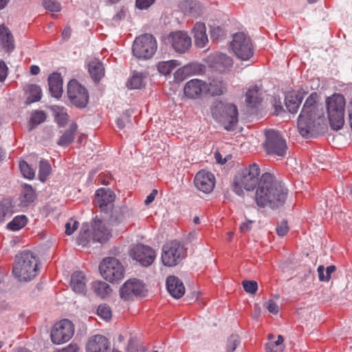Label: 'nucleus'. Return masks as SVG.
<instances>
[{
    "label": "nucleus",
    "mask_w": 352,
    "mask_h": 352,
    "mask_svg": "<svg viewBox=\"0 0 352 352\" xmlns=\"http://www.w3.org/2000/svg\"><path fill=\"white\" fill-rule=\"evenodd\" d=\"M239 344V336L237 335H231L229 337L227 342V352H233Z\"/></svg>",
    "instance_id": "obj_46"
},
{
    "label": "nucleus",
    "mask_w": 352,
    "mask_h": 352,
    "mask_svg": "<svg viewBox=\"0 0 352 352\" xmlns=\"http://www.w3.org/2000/svg\"><path fill=\"white\" fill-rule=\"evenodd\" d=\"M265 307L269 311V312L273 314H277L279 310L277 304L274 302L273 300H269L265 304Z\"/></svg>",
    "instance_id": "obj_50"
},
{
    "label": "nucleus",
    "mask_w": 352,
    "mask_h": 352,
    "mask_svg": "<svg viewBox=\"0 0 352 352\" xmlns=\"http://www.w3.org/2000/svg\"><path fill=\"white\" fill-rule=\"evenodd\" d=\"M97 314L104 320H109L112 317V312L110 307L107 304L100 305L97 309Z\"/></svg>",
    "instance_id": "obj_43"
},
{
    "label": "nucleus",
    "mask_w": 352,
    "mask_h": 352,
    "mask_svg": "<svg viewBox=\"0 0 352 352\" xmlns=\"http://www.w3.org/2000/svg\"><path fill=\"white\" fill-rule=\"evenodd\" d=\"M265 148L267 153L280 157L285 156L287 149L285 140L278 131L274 129L265 131Z\"/></svg>",
    "instance_id": "obj_9"
},
{
    "label": "nucleus",
    "mask_w": 352,
    "mask_h": 352,
    "mask_svg": "<svg viewBox=\"0 0 352 352\" xmlns=\"http://www.w3.org/2000/svg\"><path fill=\"white\" fill-rule=\"evenodd\" d=\"M258 164L253 163L244 168L234 178L233 190L238 195L243 194V188L252 190L258 185L255 201L258 206H269L272 209L283 206L287 199V190L281 182L269 173L261 177Z\"/></svg>",
    "instance_id": "obj_1"
},
{
    "label": "nucleus",
    "mask_w": 352,
    "mask_h": 352,
    "mask_svg": "<svg viewBox=\"0 0 352 352\" xmlns=\"http://www.w3.org/2000/svg\"><path fill=\"white\" fill-rule=\"evenodd\" d=\"M232 59L223 53H216L212 56V67L219 72H224L232 67Z\"/></svg>",
    "instance_id": "obj_23"
},
{
    "label": "nucleus",
    "mask_w": 352,
    "mask_h": 352,
    "mask_svg": "<svg viewBox=\"0 0 352 352\" xmlns=\"http://www.w3.org/2000/svg\"><path fill=\"white\" fill-rule=\"evenodd\" d=\"M195 45L199 47H204L208 39L206 34V26L203 23H197L193 29Z\"/></svg>",
    "instance_id": "obj_26"
},
{
    "label": "nucleus",
    "mask_w": 352,
    "mask_h": 352,
    "mask_svg": "<svg viewBox=\"0 0 352 352\" xmlns=\"http://www.w3.org/2000/svg\"><path fill=\"white\" fill-rule=\"evenodd\" d=\"M71 34H72V30H71L70 27H68V26L65 27L62 32L63 38L65 40H67L68 38H69Z\"/></svg>",
    "instance_id": "obj_60"
},
{
    "label": "nucleus",
    "mask_w": 352,
    "mask_h": 352,
    "mask_svg": "<svg viewBox=\"0 0 352 352\" xmlns=\"http://www.w3.org/2000/svg\"><path fill=\"white\" fill-rule=\"evenodd\" d=\"M166 288L169 294L175 298H182L185 293L183 283L175 276H170L166 278Z\"/></svg>",
    "instance_id": "obj_22"
},
{
    "label": "nucleus",
    "mask_w": 352,
    "mask_h": 352,
    "mask_svg": "<svg viewBox=\"0 0 352 352\" xmlns=\"http://www.w3.org/2000/svg\"><path fill=\"white\" fill-rule=\"evenodd\" d=\"M316 99L317 94H311L307 98L298 117V129L302 137H314L325 128L326 119Z\"/></svg>",
    "instance_id": "obj_2"
},
{
    "label": "nucleus",
    "mask_w": 352,
    "mask_h": 352,
    "mask_svg": "<svg viewBox=\"0 0 352 352\" xmlns=\"http://www.w3.org/2000/svg\"><path fill=\"white\" fill-rule=\"evenodd\" d=\"M111 236V232L106 223L100 219H94L92 223V240L99 243L107 241Z\"/></svg>",
    "instance_id": "obj_19"
},
{
    "label": "nucleus",
    "mask_w": 352,
    "mask_h": 352,
    "mask_svg": "<svg viewBox=\"0 0 352 352\" xmlns=\"http://www.w3.org/2000/svg\"><path fill=\"white\" fill-rule=\"evenodd\" d=\"M8 74V67L3 61H0V82H3Z\"/></svg>",
    "instance_id": "obj_54"
},
{
    "label": "nucleus",
    "mask_w": 352,
    "mask_h": 352,
    "mask_svg": "<svg viewBox=\"0 0 352 352\" xmlns=\"http://www.w3.org/2000/svg\"><path fill=\"white\" fill-rule=\"evenodd\" d=\"M230 47L235 55L241 60H248L253 55L250 38L244 33L239 32L234 34Z\"/></svg>",
    "instance_id": "obj_10"
},
{
    "label": "nucleus",
    "mask_w": 352,
    "mask_h": 352,
    "mask_svg": "<svg viewBox=\"0 0 352 352\" xmlns=\"http://www.w3.org/2000/svg\"><path fill=\"white\" fill-rule=\"evenodd\" d=\"M67 96L71 103L78 108L85 107L89 101L87 89L74 79L68 83Z\"/></svg>",
    "instance_id": "obj_11"
},
{
    "label": "nucleus",
    "mask_w": 352,
    "mask_h": 352,
    "mask_svg": "<svg viewBox=\"0 0 352 352\" xmlns=\"http://www.w3.org/2000/svg\"><path fill=\"white\" fill-rule=\"evenodd\" d=\"M324 266L320 265L318 267L319 280L320 281H328V278H327V276L324 275Z\"/></svg>",
    "instance_id": "obj_58"
},
{
    "label": "nucleus",
    "mask_w": 352,
    "mask_h": 352,
    "mask_svg": "<svg viewBox=\"0 0 352 352\" xmlns=\"http://www.w3.org/2000/svg\"><path fill=\"white\" fill-rule=\"evenodd\" d=\"M10 215V208L0 204V223L3 221Z\"/></svg>",
    "instance_id": "obj_51"
},
{
    "label": "nucleus",
    "mask_w": 352,
    "mask_h": 352,
    "mask_svg": "<svg viewBox=\"0 0 352 352\" xmlns=\"http://www.w3.org/2000/svg\"><path fill=\"white\" fill-rule=\"evenodd\" d=\"M27 223V218L25 215H19L15 217L12 221L7 225V228L16 231L25 226Z\"/></svg>",
    "instance_id": "obj_38"
},
{
    "label": "nucleus",
    "mask_w": 352,
    "mask_h": 352,
    "mask_svg": "<svg viewBox=\"0 0 352 352\" xmlns=\"http://www.w3.org/2000/svg\"><path fill=\"white\" fill-rule=\"evenodd\" d=\"M74 333L73 324L68 320H63L54 324L51 331V340L56 344L69 340Z\"/></svg>",
    "instance_id": "obj_12"
},
{
    "label": "nucleus",
    "mask_w": 352,
    "mask_h": 352,
    "mask_svg": "<svg viewBox=\"0 0 352 352\" xmlns=\"http://www.w3.org/2000/svg\"><path fill=\"white\" fill-rule=\"evenodd\" d=\"M179 65V62L176 60L160 62L158 63L157 69L160 73L164 75H167Z\"/></svg>",
    "instance_id": "obj_35"
},
{
    "label": "nucleus",
    "mask_w": 352,
    "mask_h": 352,
    "mask_svg": "<svg viewBox=\"0 0 352 352\" xmlns=\"http://www.w3.org/2000/svg\"><path fill=\"white\" fill-rule=\"evenodd\" d=\"M227 84L219 78L213 79L209 84L206 83V94L212 96H220L226 91Z\"/></svg>",
    "instance_id": "obj_27"
},
{
    "label": "nucleus",
    "mask_w": 352,
    "mask_h": 352,
    "mask_svg": "<svg viewBox=\"0 0 352 352\" xmlns=\"http://www.w3.org/2000/svg\"><path fill=\"white\" fill-rule=\"evenodd\" d=\"M144 285L139 280L129 279L120 287V296L124 300H133L134 297L144 295Z\"/></svg>",
    "instance_id": "obj_14"
},
{
    "label": "nucleus",
    "mask_w": 352,
    "mask_h": 352,
    "mask_svg": "<svg viewBox=\"0 0 352 352\" xmlns=\"http://www.w3.org/2000/svg\"><path fill=\"white\" fill-rule=\"evenodd\" d=\"M92 237H90V232L87 224H82L80 233L77 237V243L83 247L87 245Z\"/></svg>",
    "instance_id": "obj_36"
},
{
    "label": "nucleus",
    "mask_w": 352,
    "mask_h": 352,
    "mask_svg": "<svg viewBox=\"0 0 352 352\" xmlns=\"http://www.w3.org/2000/svg\"><path fill=\"white\" fill-rule=\"evenodd\" d=\"M242 285L244 290L250 294H256L258 289V284L254 280H243L242 282Z\"/></svg>",
    "instance_id": "obj_45"
},
{
    "label": "nucleus",
    "mask_w": 352,
    "mask_h": 352,
    "mask_svg": "<svg viewBox=\"0 0 352 352\" xmlns=\"http://www.w3.org/2000/svg\"><path fill=\"white\" fill-rule=\"evenodd\" d=\"M77 129V124L73 123L71 124L69 129L66 131L63 135L60 138L58 144L60 146H67L74 139V133Z\"/></svg>",
    "instance_id": "obj_32"
},
{
    "label": "nucleus",
    "mask_w": 352,
    "mask_h": 352,
    "mask_svg": "<svg viewBox=\"0 0 352 352\" xmlns=\"http://www.w3.org/2000/svg\"><path fill=\"white\" fill-rule=\"evenodd\" d=\"M134 213L133 210L126 206L115 208L110 216V221L118 224L133 220Z\"/></svg>",
    "instance_id": "obj_21"
},
{
    "label": "nucleus",
    "mask_w": 352,
    "mask_h": 352,
    "mask_svg": "<svg viewBox=\"0 0 352 352\" xmlns=\"http://www.w3.org/2000/svg\"><path fill=\"white\" fill-rule=\"evenodd\" d=\"M260 89L257 86L250 88L246 92L245 101L251 107H256L261 102V94L259 93Z\"/></svg>",
    "instance_id": "obj_31"
},
{
    "label": "nucleus",
    "mask_w": 352,
    "mask_h": 352,
    "mask_svg": "<svg viewBox=\"0 0 352 352\" xmlns=\"http://www.w3.org/2000/svg\"><path fill=\"white\" fill-rule=\"evenodd\" d=\"M87 352H118L111 348L109 340L102 335L91 337L86 345Z\"/></svg>",
    "instance_id": "obj_18"
},
{
    "label": "nucleus",
    "mask_w": 352,
    "mask_h": 352,
    "mask_svg": "<svg viewBox=\"0 0 352 352\" xmlns=\"http://www.w3.org/2000/svg\"><path fill=\"white\" fill-rule=\"evenodd\" d=\"M89 72L95 82H99L104 74V68L98 60H92L88 64Z\"/></svg>",
    "instance_id": "obj_30"
},
{
    "label": "nucleus",
    "mask_w": 352,
    "mask_h": 352,
    "mask_svg": "<svg viewBox=\"0 0 352 352\" xmlns=\"http://www.w3.org/2000/svg\"><path fill=\"white\" fill-rule=\"evenodd\" d=\"M79 223L77 221L71 220L70 221L66 223L65 227V234L67 235L72 234L75 230L78 228Z\"/></svg>",
    "instance_id": "obj_48"
},
{
    "label": "nucleus",
    "mask_w": 352,
    "mask_h": 352,
    "mask_svg": "<svg viewBox=\"0 0 352 352\" xmlns=\"http://www.w3.org/2000/svg\"><path fill=\"white\" fill-rule=\"evenodd\" d=\"M144 86V76L142 74H133L127 82V87L130 89H141Z\"/></svg>",
    "instance_id": "obj_42"
},
{
    "label": "nucleus",
    "mask_w": 352,
    "mask_h": 352,
    "mask_svg": "<svg viewBox=\"0 0 352 352\" xmlns=\"http://www.w3.org/2000/svg\"><path fill=\"white\" fill-rule=\"evenodd\" d=\"M20 170L23 175L29 179H32L34 177L35 172L26 162L22 161L19 164Z\"/></svg>",
    "instance_id": "obj_44"
},
{
    "label": "nucleus",
    "mask_w": 352,
    "mask_h": 352,
    "mask_svg": "<svg viewBox=\"0 0 352 352\" xmlns=\"http://www.w3.org/2000/svg\"><path fill=\"white\" fill-rule=\"evenodd\" d=\"M27 91L29 92V96L26 100V104H30L41 100L42 92L39 86L36 85H29L27 87Z\"/></svg>",
    "instance_id": "obj_33"
},
{
    "label": "nucleus",
    "mask_w": 352,
    "mask_h": 352,
    "mask_svg": "<svg viewBox=\"0 0 352 352\" xmlns=\"http://www.w3.org/2000/svg\"><path fill=\"white\" fill-rule=\"evenodd\" d=\"M92 289L95 294L102 298H104L111 292L109 285L103 281H96L93 283Z\"/></svg>",
    "instance_id": "obj_34"
},
{
    "label": "nucleus",
    "mask_w": 352,
    "mask_h": 352,
    "mask_svg": "<svg viewBox=\"0 0 352 352\" xmlns=\"http://www.w3.org/2000/svg\"><path fill=\"white\" fill-rule=\"evenodd\" d=\"M128 352H138V345L133 338H131L127 346Z\"/></svg>",
    "instance_id": "obj_56"
},
{
    "label": "nucleus",
    "mask_w": 352,
    "mask_h": 352,
    "mask_svg": "<svg viewBox=\"0 0 352 352\" xmlns=\"http://www.w3.org/2000/svg\"><path fill=\"white\" fill-rule=\"evenodd\" d=\"M125 16V12L123 11V10H121L120 12H119L118 13H117L115 16H114V19L115 20H120L122 19L123 17H124Z\"/></svg>",
    "instance_id": "obj_64"
},
{
    "label": "nucleus",
    "mask_w": 352,
    "mask_h": 352,
    "mask_svg": "<svg viewBox=\"0 0 352 352\" xmlns=\"http://www.w3.org/2000/svg\"><path fill=\"white\" fill-rule=\"evenodd\" d=\"M129 116H129V112L126 111L124 113L123 118H118L117 120V125L119 129H122L124 127V126H125L124 120L128 119L129 118Z\"/></svg>",
    "instance_id": "obj_57"
},
{
    "label": "nucleus",
    "mask_w": 352,
    "mask_h": 352,
    "mask_svg": "<svg viewBox=\"0 0 352 352\" xmlns=\"http://www.w3.org/2000/svg\"><path fill=\"white\" fill-rule=\"evenodd\" d=\"M86 277L81 272H75L71 276L70 285L76 293L85 294L87 292Z\"/></svg>",
    "instance_id": "obj_24"
},
{
    "label": "nucleus",
    "mask_w": 352,
    "mask_h": 352,
    "mask_svg": "<svg viewBox=\"0 0 352 352\" xmlns=\"http://www.w3.org/2000/svg\"><path fill=\"white\" fill-rule=\"evenodd\" d=\"M211 113L212 117L228 131L234 130L238 122L239 113L235 104L217 101L211 108Z\"/></svg>",
    "instance_id": "obj_4"
},
{
    "label": "nucleus",
    "mask_w": 352,
    "mask_h": 352,
    "mask_svg": "<svg viewBox=\"0 0 352 352\" xmlns=\"http://www.w3.org/2000/svg\"><path fill=\"white\" fill-rule=\"evenodd\" d=\"M165 42L170 44L175 51L180 54L187 52L192 44L191 38L184 31L171 32L166 38Z\"/></svg>",
    "instance_id": "obj_13"
},
{
    "label": "nucleus",
    "mask_w": 352,
    "mask_h": 352,
    "mask_svg": "<svg viewBox=\"0 0 352 352\" xmlns=\"http://www.w3.org/2000/svg\"><path fill=\"white\" fill-rule=\"evenodd\" d=\"M214 157H215L216 161L221 164H224L227 162V159L226 158L223 159L222 156L219 152H216L214 153Z\"/></svg>",
    "instance_id": "obj_61"
},
{
    "label": "nucleus",
    "mask_w": 352,
    "mask_h": 352,
    "mask_svg": "<svg viewBox=\"0 0 352 352\" xmlns=\"http://www.w3.org/2000/svg\"><path fill=\"white\" fill-rule=\"evenodd\" d=\"M43 6L51 12H58L61 8L60 4L55 0H43Z\"/></svg>",
    "instance_id": "obj_47"
},
{
    "label": "nucleus",
    "mask_w": 352,
    "mask_h": 352,
    "mask_svg": "<svg viewBox=\"0 0 352 352\" xmlns=\"http://www.w3.org/2000/svg\"><path fill=\"white\" fill-rule=\"evenodd\" d=\"M35 199V192L31 186L25 184L21 192V201L27 205Z\"/></svg>",
    "instance_id": "obj_39"
},
{
    "label": "nucleus",
    "mask_w": 352,
    "mask_h": 352,
    "mask_svg": "<svg viewBox=\"0 0 352 352\" xmlns=\"http://www.w3.org/2000/svg\"><path fill=\"white\" fill-rule=\"evenodd\" d=\"M115 198V193L111 190L102 188L96 192L94 204L102 212H108L113 208Z\"/></svg>",
    "instance_id": "obj_16"
},
{
    "label": "nucleus",
    "mask_w": 352,
    "mask_h": 352,
    "mask_svg": "<svg viewBox=\"0 0 352 352\" xmlns=\"http://www.w3.org/2000/svg\"><path fill=\"white\" fill-rule=\"evenodd\" d=\"M206 82L199 79L188 81L184 89L185 95L190 98H196L206 94Z\"/></svg>",
    "instance_id": "obj_20"
},
{
    "label": "nucleus",
    "mask_w": 352,
    "mask_h": 352,
    "mask_svg": "<svg viewBox=\"0 0 352 352\" xmlns=\"http://www.w3.org/2000/svg\"><path fill=\"white\" fill-rule=\"evenodd\" d=\"M302 96L295 92L289 93L285 98V103L287 110L292 113H296L302 102Z\"/></svg>",
    "instance_id": "obj_29"
},
{
    "label": "nucleus",
    "mask_w": 352,
    "mask_h": 352,
    "mask_svg": "<svg viewBox=\"0 0 352 352\" xmlns=\"http://www.w3.org/2000/svg\"><path fill=\"white\" fill-rule=\"evenodd\" d=\"M335 271H336V266H334V265H330V266L327 267V269H326V276H327V278H328V281L331 278V274L334 272Z\"/></svg>",
    "instance_id": "obj_62"
},
{
    "label": "nucleus",
    "mask_w": 352,
    "mask_h": 352,
    "mask_svg": "<svg viewBox=\"0 0 352 352\" xmlns=\"http://www.w3.org/2000/svg\"><path fill=\"white\" fill-rule=\"evenodd\" d=\"M38 258L30 250H23L15 256L12 272L20 281H29L37 274Z\"/></svg>",
    "instance_id": "obj_3"
},
{
    "label": "nucleus",
    "mask_w": 352,
    "mask_h": 352,
    "mask_svg": "<svg viewBox=\"0 0 352 352\" xmlns=\"http://www.w3.org/2000/svg\"><path fill=\"white\" fill-rule=\"evenodd\" d=\"M157 50V42L151 34H145L137 37L133 42V53L138 58L148 59Z\"/></svg>",
    "instance_id": "obj_7"
},
{
    "label": "nucleus",
    "mask_w": 352,
    "mask_h": 352,
    "mask_svg": "<svg viewBox=\"0 0 352 352\" xmlns=\"http://www.w3.org/2000/svg\"><path fill=\"white\" fill-rule=\"evenodd\" d=\"M30 72L32 75H37L40 72V68L36 65H32Z\"/></svg>",
    "instance_id": "obj_63"
},
{
    "label": "nucleus",
    "mask_w": 352,
    "mask_h": 352,
    "mask_svg": "<svg viewBox=\"0 0 352 352\" xmlns=\"http://www.w3.org/2000/svg\"><path fill=\"white\" fill-rule=\"evenodd\" d=\"M252 223H253V221L251 220H249L247 222L243 223L239 228L240 231L242 233H245V232L250 230L252 228Z\"/></svg>",
    "instance_id": "obj_55"
},
{
    "label": "nucleus",
    "mask_w": 352,
    "mask_h": 352,
    "mask_svg": "<svg viewBox=\"0 0 352 352\" xmlns=\"http://www.w3.org/2000/svg\"><path fill=\"white\" fill-rule=\"evenodd\" d=\"M289 228L287 226V221L285 220L282 221L276 228V233L279 236H284L288 232Z\"/></svg>",
    "instance_id": "obj_49"
},
{
    "label": "nucleus",
    "mask_w": 352,
    "mask_h": 352,
    "mask_svg": "<svg viewBox=\"0 0 352 352\" xmlns=\"http://www.w3.org/2000/svg\"><path fill=\"white\" fill-rule=\"evenodd\" d=\"M329 124L334 130L340 129L344 123L345 99L339 94H335L326 100Z\"/></svg>",
    "instance_id": "obj_5"
},
{
    "label": "nucleus",
    "mask_w": 352,
    "mask_h": 352,
    "mask_svg": "<svg viewBox=\"0 0 352 352\" xmlns=\"http://www.w3.org/2000/svg\"><path fill=\"white\" fill-rule=\"evenodd\" d=\"M58 124L60 126H64L68 120V115L65 113H59L56 117Z\"/></svg>",
    "instance_id": "obj_53"
},
{
    "label": "nucleus",
    "mask_w": 352,
    "mask_h": 352,
    "mask_svg": "<svg viewBox=\"0 0 352 352\" xmlns=\"http://www.w3.org/2000/svg\"><path fill=\"white\" fill-rule=\"evenodd\" d=\"M185 256V249L177 241L166 243L162 248V261L166 266L177 265Z\"/></svg>",
    "instance_id": "obj_8"
},
{
    "label": "nucleus",
    "mask_w": 352,
    "mask_h": 352,
    "mask_svg": "<svg viewBox=\"0 0 352 352\" xmlns=\"http://www.w3.org/2000/svg\"><path fill=\"white\" fill-rule=\"evenodd\" d=\"M194 183L199 190L210 193L214 188L215 179L211 173L202 170L196 174Z\"/></svg>",
    "instance_id": "obj_17"
},
{
    "label": "nucleus",
    "mask_w": 352,
    "mask_h": 352,
    "mask_svg": "<svg viewBox=\"0 0 352 352\" xmlns=\"http://www.w3.org/2000/svg\"><path fill=\"white\" fill-rule=\"evenodd\" d=\"M157 194V190L156 189H153L149 195L147 196L146 199L144 201L146 205H148L155 199V196Z\"/></svg>",
    "instance_id": "obj_59"
},
{
    "label": "nucleus",
    "mask_w": 352,
    "mask_h": 352,
    "mask_svg": "<svg viewBox=\"0 0 352 352\" xmlns=\"http://www.w3.org/2000/svg\"><path fill=\"white\" fill-rule=\"evenodd\" d=\"M0 42L8 51L14 48V41L10 30L4 25H0Z\"/></svg>",
    "instance_id": "obj_28"
},
{
    "label": "nucleus",
    "mask_w": 352,
    "mask_h": 352,
    "mask_svg": "<svg viewBox=\"0 0 352 352\" xmlns=\"http://www.w3.org/2000/svg\"><path fill=\"white\" fill-rule=\"evenodd\" d=\"M130 254L134 260L144 267L150 265L155 258L154 250L144 245H138L133 248Z\"/></svg>",
    "instance_id": "obj_15"
},
{
    "label": "nucleus",
    "mask_w": 352,
    "mask_h": 352,
    "mask_svg": "<svg viewBox=\"0 0 352 352\" xmlns=\"http://www.w3.org/2000/svg\"><path fill=\"white\" fill-rule=\"evenodd\" d=\"M283 337L279 335L276 341L266 344L267 352H283L284 349L283 345Z\"/></svg>",
    "instance_id": "obj_41"
},
{
    "label": "nucleus",
    "mask_w": 352,
    "mask_h": 352,
    "mask_svg": "<svg viewBox=\"0 0 352 352\" xmlns=\"http://www.w3.org/2000/svg\"><path fill=\"white\" fill-rule=\"evenodd\" d=\"M50 91L52 96L59 98L63 94V80L58 73H53L48 77Z\"/></svg>",
    "instance_id": "obj_25"
},
{
    "label": "nucleus",
    "mask_w": 352,
    "mask_h": 352,
    "mask_svg": "<svg viewBox=\"0 0 352 352\" xmlns=\"http://www.w3.org/2000/svg\"><path fill=\"white\" fill-rule=\"evenodd\" d=\"M51 166L50 163L44 160L40 161L39 163V179L41 182H45L47 179V177L51 173Z\"/></svg>",
    "instance_id": "obj_40"
},
{
    "label": "nucleus",
    "mask_w": 352,
    "mask_h": 352,
    "mask_svg": "<svg viewBox=\"0 0 352 352\" xmlns=\"http://www.w3.org/2000/svg\"><path fill=\"white\" fill-rule=\"evenodd\" d=\"M102 276L110 283H118L124 276V269L120 261L114 257L104 258L99 265Z\"/></svg>",
    "instance_id": "obj_6"
},
{
    "label": "nucleus",
    "mask_w": 352,
    "mask_h": 352,
    "mask_svg": "<svg viewBox=\"0 0 352 352\" xmlns=\"http://www.w3.org/2000/svg\"><path fill=\"white\" fill-rule=\"evenodd\" d=\"M155 0H136V6L140 9H146L151 6Z\"/></svg>",
    "instance_id": "obj_52"
},
{
    "label": "nucleus",
    "mask_w": 352,
    "mask_h": 352,
    "mask_svg": "<svg viewBox=\"0 0 352 352\" xmlns=\"http://www.w3.org/2000/svg\"><path fill=\"white\" fill-rule=\"evenodd\" d=\"M46 119L45 113L42 111H35L32 113L29 122V131H32L36 126L43 122Z\"/></svg>",
    "instance_id": "obj_37"
}]
</instances>
